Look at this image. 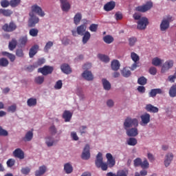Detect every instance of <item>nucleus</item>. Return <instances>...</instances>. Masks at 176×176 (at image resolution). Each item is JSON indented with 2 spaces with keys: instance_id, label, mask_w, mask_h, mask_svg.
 Listing matches in <instances>:
<instances>
[{
  "instance_id": "obj_1",
  "label": "nucleus",
  "mask_w": 176,
  "mask_h": 176,
  "mask_svg": "<svg viewBox=\"0 0 176 176\" xmlns=\"http://www.w3.org/2000/svg\"><path fill=\"white\" fill-rule=\"evenodd\" d=\"M106 158L107 159V164L103 162L102 153H98L96 160H95V164L97 168H101L102 171H107L108 167L112 168V167L116 164V162L113 156H112V154L109 153H107Z\"/></svg>"
},
{
  "instance_id": "obj_2",
  "label": "nucleus",
  "mask_w": 176,
  "mask_h": 176,
  "mask_svg": "<svg viewBox=\"0 0 176 176\" xmlns=\"http://www.w3.org/2000/svg\"><path fill=\"white\" fill-rule=\"evenodd\" d=\"M130 127H138V120L137 118H126L124 122V130H128Z\"/></svg>"
},
{
  "instance_id": "obj_3",
  "label": "nucleus",
  "mask_w": 176,
  "mask_h": 176,
  "mask_svg": "<svg viewBox=\"0 0 176 176\" xmlns=\"http://www.w3.org/2000/svg\"><path fill=\"white\" fill-rule=\"evenodd\" d=\"M152 8H153V3L152 1H147L144 5L136 7L135 10L141 13H145V12L151 10Z\"/></svg>"
},
{
  "instance_id": "obj_4",
  "label": "nucleus",
  "mask_w": 176,
  "mask_h": 176,
  "mask_svg": "<svg viewBox=\"0 0 176 176\" xmlns=\"http://www.w3.org/2000/svg\"><path fill=\"white\" fill-rule=\"evenodd\" d=\"M17 29V25L12 21L9 23H6L2 26L3 31L5 32H13V31H16Z\"/></svg>"
},
{
  "instance_id": "obj_5",
  "label": "nucleus",
  "mask_w": 176,
  "mask_h": 176,
  "mask_svg": "<svg viewBox=\"0 0 176 176\" xmlns=\"http://www.w3.org/2000/svg\"><path fill=\"white\" fill-rule=\"evenodd\" d=\"M87 26H86V25H80V26L77 27L76 30H72L73 36H76V34H78V35H80V36H83V35H85V34L87 32Z\"/></svg>"
},
{
  "instance_id": "obj_6",
  "label": "nucleus",
  "mask_w": 176,
  "mask_h": 176,
  "mask_svg": "<svg viewBox=\"0 0 176 176\" xmlns=\"http://www.w3.org/2000/svg\"><path fill=\"white\" fill-rule=\"evenodd\" d=\"M54 68L52 66H47L45 65L43 67L38 68V72H40L42 74V75H44V76H46L47 75H50L54 71Z\"/></svg>"
},
{
  "instance_id": "obj_7",
  "label": "nucleus",
  "mask_w": 176,
  "mask_h": 176,
  "mask_svg": "<svg viewBox=\"0 0 176 176\" xmlns=\"http://www.w3.org/2000/svg\"><path fill=\"white\" fill-rule=\"evenodd\" d=\"M30 18L28 21V27L30 28L35 27L36 24L39 23V18L34 14V13H30Z\"/></svg>"
},
{
  "instance_id": "obj_8",
  "label": "nucleus",
  "mask_w": 176,
  "mask_h": 176,
  "mask_svg": "<svg viewBox=\"0 0 176 176\" xmlns=\"http://www.w3.org/2000/svg\"><path fill=\"white\" fill-rule=\"evenodd\" d=\"M148 24H149V21H148V18L145 16L142 17L141 19L138 21V30H145Z\"/></svg>"
},
{
  "instance_id": "obj_9",
  "label": "nucleus",
  "mask_w": 176,
  "mask_h": 176,
  "mask_svg": "<svg viewBox=\"0 0 176 176\" xmlns=\"http://www.w3.org/2000/svg\"><path fill=\"white\" fill-rule=\"evenodd\" d=\"M81 157L83 160H89L90 159V146L89 144L85 145Z\"/></svg>"
},
{
  "instance_id": "obj_10",
  "label": "nucleus",
  "mask_w": 176,
  "mask_h": 176,
  "mask_svg": "<svg viewBox=\"0 0 176 176\" xmlns=\"http://www.w3.org/2000/svg\"><path fill=\"white\" fill-rule=\"evenodd\" d=\"M174 65V61L173 60H166L162 67V72L164 73L166 71H168L170 68H173Z\"/></svg>"
},
{
  "instance_id": "obj_11",
  "label": "nucleus",
  "mask_w": 176,
  "mask_h": 176,
  "mask_svg": "<svg viewBox=\"0 0 176 176\" xmlns=\"http://www.w3.org/2000/svg\"><path fill=\"white\" fill-rule=\"evenodd\" d=\"M142 123L141 126H146L151 122V114L146 113L140 116Z\"/></svg>"
},
{
  "instance_id": "obj_12",
  "label": "nucleus",
  "mask_w": 176,
  "mask_h": 176,
  "mask_svg": "<svg viewBox=\"0 0 176 176\" xmlns=\"http://www.w3.org/2000/svg\"><path fill=\"white\" fill-rule=\"evenodd\" d=\"M60 2L63 12H69L71 9V4H69L68 0H60Z\"/></svg>"
},
{
  "instance_id": "obj_13",
  "label": "nucleus",
  "mask_w": 176,
  "mask_h": 176,
  "mask_svg": "<svg viewBox=\"0 0 176 176\" xmlns=\"http://www.w3.org/2000/svg\"><path fill=\"white\" fill-rule=\"evenodd\" d=\"M173 17H169L167 19L163 20L160 24V30L161 31H166V30L168 29V27H170V21H171V19Z\"/></svg>"
},
{
  "instance_id": "obj_14",
  "label": "nucleus",
  "mask_w": 176,
  "mask_h": 176,
  "mask_svg": "<svg viewBox=\"0 0 176 176\" xmlns=\"http://www.w3.org/2000/svg\"><path fill=\"white\" fill-rule=\"evenodd\" d=\"M82 78L85 79V80H88L89 82L94 80V76L93 75V73H91L89 70H85L82 74Z\"/></svg>"
},
{
  "instance_id": "obj_15",
  "label": "nucleus",
  "mask_w": 176,
  "mask_h": 176,
  "mask_svg": "<svg viewBox=\"0 0 176 176\" xmlns=\"http://www.w3.org/2000/svg\"><path fill=\"white\" fill-rule=\"evenodd\" d=\"M115 6H116V3L113 1H111L104 6V10H105V12H111V10L115 9Z\"/></svg>"
},
{
  "instance_id": "obj_16",
  "label": "nucleus",
  "mask_w": 176,
  "mask_h": 176,
  "mask_svg": "<svg viewBox=\"0 0 176 176\" xmlns=\"http://www.w3.org/2000/svg\"><path fill=\"white\" fill-rule=\"evenodd\" d=\"M174 159V155L173 153H169L166 155L164 160V166L165 167H168L171 164L173 160Z\"/></svg>"
},
{
  "instance_id": "obj_17",
  "label": "nucleus",
  "mask_w": 176,
  "mask_h": 176,
  "mask_svg": "<svg viewBox=\"0 0 176 176\" xmlns=\"http://www.w3.org/2000/svg\"><path fill=\"white\" fill-rule=\"evenodd\" d=\"M32 10L34 13H37V14L41 17H43L45 16V12L42 10V8L39 7L38 5L33 6L32 7Z\"/></svg>"
},
{
  "instance_id": "obj_18",
  "label": "nucleus",
  "mask_w": 176,
  "mask_h": 176,
  "mask_svg": "<svg viewBox=\"0 0 176 176\" xmlns=\"http://www.w3.org/2000/svg\"><path fill=\"white\" fill-rule=\"evenodd\" d=\"M60 69L62 72L66 74V75H69V74L72 73V69H71V67L67 63L61 65Z\"/></svg>"
},
{
  "instance_id": "obj_19",
  "label": "nucleus",
  "mask_w": 176,
  "mask_h": 176,
  "mask_svg": "<svg viewBox=\"0 0 176 176\" xmlns=\"http://www.w3.org/2000/svg\"><path fill=\"white\" fill-rule=\"evenodd\" d=\"M126 135H128V137H137V135H138V129L135 126V128L127 129Z\"/></svg>"
},
{
  "instance_id": "obj_20",
  "label": "nucleus",
  "mask_w": 176,
  "mask_h": 176,
  "mask_svg": "<svg viewBox=\"0 0 176 176\" xmlns=\"http://www.w3.org/2000/svg\"><path fill=\"white\" fill-rule=\"evenodd\" d=\"M13 155L14 157H18V159H24V151L21 148H16L14 151Z\"/></svg>"
},
{
  "instance_id": "obj_21",
  "label": "nucleus",
  "mask_w": 176,
  "mask_h": 176,
  "mask_svg": "<svg viewBox=\"0 0 176 176\" xmlns=\"http://www.w3.org/2000/svg\"><path fill=\"white\" fill-rule=\"evenodd\" d=\"M39 49V45H33L29 52V56L30 58H32L35 54L38 53V50Z\"/></svg>"
},
{
  "instance_id": "obj_22",
  "label": "nucleus",
  "mask_w": 176,
  "mask_h": 176,
  "mask_svg": "<svg viewBox=\"0 0 176 176\" xmlns=\"http://www.w3.org/2000/svg\"><path fill=\"white\" fill-rule=\"evenodd\" d=\"M145 109L147 112H151L153 113H157V112H159V108L152 105L151 104H146Z\"/></svg>"
},
{
  "instance_id": "obj_23",
  "label": "nucleus",
  "mask_w": 176,
  "mask_h": 176,
  "mask_svg": "<svg viewBox=\"0 0 176 176\" xmlns=\"http://www.w3.org/2000/svg\"><path fill=\"white\" fill-rule=\"evenodd\" d=\"M32 131H34L33 129L28 131L25 135V137L23 138V140L25 141V142H30L34 138V132Z\"/></svg>"
},
{
  "instance_id": "obj_24",
  "label": "nucleus",
  "mask_w": 176,
  "mask_h": 176,
  "mask_svg": "<svg viewBox=\"0 0 176 176\" xmlns=\"http://www.w3.org/2000/svg\"><path fill=\"white\" fill-rule=\"evenodd\" d=\"M46 170H47V168H46V166L43 165V166H40L38 168V170H36L35 171V176L43 175V174H45V173H46Z\"/></svg>"
},
{
  "instance_id": "obj_25",
  "label": "nucleus",
  "mask_w": 176,
  "mask_h": 176,
  "mask_svg": "<svg viewBox=\"0 0 176 176\" xmlns=\"http://www.w3.org/2000/svg\"><path fill=\"white\" fill-rule=\"evenodd\" d=\"M157 94H163V91L160 89H153L148 94L149 97L154 98Z\"/></svg>"
},
{
  "instance_id": "obj_26",
  "label": "nucleus",
  "mask_w": 176,
  "mask_h": 176,
  "mask_svg": "<svg viewBox=\"0 0 176 176\" xmlns=\"http://www.w3.org/2000/svg\"><path fill=\"white\" fill-rule=\"evenodd\" d=\"M111 67L113 71H118L120 68V63H119V60H113L111 62Z\"/></svg>"
},
{
  "instance_id": "obj_27",
  "label": "nucleus",
  "mask_w": 176,
  "mask_h": 176,
  "mask_svg": "<svg viewBox=\"0 0 176 176\" xmlns=\"http://www.w3.org/2000/svg\"><path fill=\"white\" fill-rule=\"evenodd\" d=\"M28 42V38L27 37V36H21L19 39V46H21V47L25 46Z\"/></svg>"
},
{
  "instance_id": "obj_28",
  "label": "nucleus",
  "mask_w": 176,
  "mask_h": 176,
  "mask_svg": "<svg viewBox=\"0 0 176 176\" xmlns=\"http://www.w3.org/2000/svg\"><path fill=\"white\" fill-rule=\"evenodd\" d=\"M17 47V40L16 38H12L11 41L9 42L8 49L13 52V50Z\"/></svg>"
},
{
  "instance_id": "obj_29",
  "label": "nucleus",
  "mask_w": 176,
  "mask_h": 176,
  "mask_svg": "<svg viewBox=\"0 0 176 176\" xmlns=\"http://www.w3.org/2000/svg\"><path fill=\"white\" fill-rule=\"evenodd\" d=\"M90 38H91V34L89 32L87 31L84 34L82 35V43L83 45H86L87 42H89Z\"/></svg>"
},
{
  "instance_id": "obj_30",
  "label": "nucleus",
  "mask_w": 176,
  "mask_h": 176,
  "mask_svg": "<svg viewBox=\"0 0 176 176\" xmlns=\"http://www.w3.org/2000/svg\"><path fill=\"white\" fill-rule=\"evenodd\" d=\"M63 118L65 119V122H69L72 118V113L69 111H65L63 114Z\"/></svg>"
},
{
  "instance_id": "obj_31",
  "label": "nucleus",
  "mask_w": 176,
  "mask_h": 176,
  "mask_svg": "<svg viewBox=\"0 0 176 176\" xmlns=\"http://www.w3.org/2000/svg\"><path fill=\"white\" fill-rule=\"evenodd\" d=\"M0 14H3V16H5L6 17H10V16H12V14H13V11L11 10H5L1 8Z\"/></svg>"
},
{
  "instance_id": "obj_32",
  "label": "nucleus",
  "mask_w": 176,
  "mask_h": 176,
  "mask_svg": "<svg viewBox=\"0 0 176 176\" xmlns=\"http://www.w3.org/2000/svg\"><path fill=\"white\" fill-rule=\"evenodd\" d=\"M1 54L2 56L8 57L10 60L11 63H13L14 60H16V56L13 54H10L8 52H2Z\"/></svg>"
},
{
  "instance_id": "obj_33",
  "label": "nucleus",
  "mask_w": 176,
  "mask_h": 176,
  "mask_svg": "<svg viewBox=\"0 0 176 176\" xmlns=\"http://www.w3.org/2000/svg\"><path fill=\"white\" fill-rule=\"evenodd\" d=\"M102 83L104 90H111V82H109L108 80H107L106 78L102 79Z\"/></svg>"
},
{
  "instance_id": "obj_34",
  "label": "nucleus",
  "mask_w": 176,
  "mask_h": 176,
  "mask_svg": "<svg viewBox=\"0 0 176 176\" xmlns=\"http://www.w3.org/2000/svg\"><path fill=\"white\" fill-rule=\"evenodd\" d=\"M64 170L65 171L66 174H71V173L74 171V168L71 164L67 163L64 165Z\"/></svg>"
},
{
  "instance_id": "obj_35",
  "label": "nucleus",
  "mask_w": 176,
  "mask_h": 176,
  "mask_svg": "<svg viewBox=\"0 0 176 176\" xmlns=\"http://www.w3.org/2000/svg\"><path fill=\"white\" fill-rule=\"evenodd\" d=\"M80 20H82V14L80 12H78L75 14L74 17V23L76 25H78L79 23H80Z\"/></svg>"
},
{
  "instance_id": "obj_36",
  "label": "nucleus",
  "mask_w": 176,
  "mask_h": 176,
  "mask_svg": "<svg viewBox=\"0 0 176 176\" xmlns=\"http://www.w3.org/2000/svg\"><path fill=\"white\" fill-rule=\"evenodd\" d=\"M98 57L100 61L103 63H109V56L104 54H99Z\"/></svg>"
},
{
  "instance_id": "obj_37",
  "label": "nucleus",
  "mask_w": 176,
  "mask_h": 176,
  "mask_svg": "<svg viewBox=\"0 0 176 176\" xmlns=\"http://www.w3.org/2000/svg\"><path fill=\"white\" fill-rule=\"evenodd\" d=\"M162 63H163V60H162V59L157 57H155L152 60V64L153 65H155V67H159V65H162Z\"/></svg>"
},
{
  "instance_id": "obj_38",
  "label": "nucleus",
  "mask_w": 176,
  "mask_h": 176,
  "mask_svg": "<svg viewBox=\"0 0 176 176\" xmlns=\"http://www.w3.org/2000/svg\"><path fill=\"white\" fill-rule=\"evenodd\" d=\"M28 107H35L36 105V98H30L27 100Z\"/></svg>"
},
{
  "instance_id": "obj_39",
  "label": "nucleus",
  "mask_w": 176,
  "mask_h": 176,
  "mask_svg": "<svg viewBox=\"0 0 176 176\" xmlns=\"http://www.w3.org/2000/svg\"><path fill=\"white\" fill-rule=\"evenodd\" d=\"M121 74L124 78H129L131 75V72L125 67L121 71Z\"/></svg>"
},
{
  "instance_id": "obj_40",
  "label": "nucleus",
  "mask_w": 176,
  "mask_h": 176,
  "mask_svg": "<svg viewBox=\"0 0 176 176\" xmlns=\"http://www.w3.org/2000/svg\"><path fill=\"white\" fill-rule=\"evenodd\" d=\"M103 41L105 42V43H107V45H109L113 42L114 39L112 36L111 35H107L104 37H103Z\"/></svg>"
},
{
  "instance_id": "obj_41",
  "label": "nucleus",
  "mask_w": 176,
  "mask_h": 176,
  "mask_svg": "<svg viewBox=\"0 0 176 176\" xmlns=\"http://www.w3.org/2000/svg\"><path fill=\"white\" fill-rule=\"evenodd\" d=\"M127 144L130 145V146H135V144H138L137 139H135V138H129L127 140Z\"/></svg>"
},
{
  "instance_id": "obj_42",
  "label": "nucleus",
  "mask_w": 176,
  "mask_h": 176,
  "mask_svg": "<svg viewBox=\"0 0 176 176\" xmlns=\"http://www.w3.org/2000/svg\"><path fill=\"white\" fill-rule=\"evenodd\" d=\"M170 97H176V84L173 85L169 89Z\"/></svg>"
},
{
  "instance_id": "obj_43",
  "label": "nucleus",
  "mask_w": 176,
  "mask_h": 176,
  "mask_svg": "<svg viewBox=\"0 0 176 176\" xmlns=\"http://www.w3.org/2000/svg\"><path fill=\"white\" fill-rule=\"evenodd\" d=\"M147 82L148 80L144 76H142L138 79V85H141V86H144V85H146Z\"/></svg>"
},
{
  "instance_id": "obj_44",
  "label": "nucleus",
  "mask_w": 176,
  "mask_h": 176,
  "mask_svg": "<svg viewBox=\"0 0 176 176\" xmlns=\"http://www.w3.org/2000/svg\"><path fill=\"white\" fill-rule=\"evenodd\" d=\"M140 167H142V168H143L144 170L149 168V162H148V160H146V158H145L144 161L142 162Z\"/></svg>"
},
{
  "instance_id": "obj_45",
  "label": "nucleus",
  "mask_w": 176,
  "mask_h": 176,
  "mask_svg": "<svg viewBox=\"0 0 176 176\" xmlns=\"http://www.w3.org/2000/svg\"><path fill=\"white\" fill-rule=\"evenodd\" d=\"M45 144L47 146H53L54 144V140H53V138L48 137L46 138Z\"/></svg>"
},
{
  "instance_id": "obj_46",
  "label": "nucleus",
  "mask_w": 176,
  "mask_h": 176,
  "mask_svg": "<svg viewBox=\"0 0 176 176\" xmlns=\"http://www.w3.org/2000/svg\"><path fill=\"white\" fill-rule=\"evenodd\" d=\"M53 46V42L52 41H48L45 47H44V52L45 53H48L49 50H50V49H52V47Z\"/></svg>"
},
{
  "instance_id": "obj_47",
  "label": "nucleus",
  "mask_w": 176,
  "mask_h": 176,
  "mask_svg": "<svg viewBox=\"0 0 176 176\" xmlns=\"http://www.w3.org/2000/svg\"><path fill=\"white\" fill-rule=\"evenodd\" d=\"M21 2V0H11L10 1V6L12 8H16L20 5V3Z\"/></svg>"
},
{
  "instance_id": "obj_48",
  "label": "nucleus",
  "mask_w": 176,
  "mask_h": 176,
  "mask_svg": "<svg viewBox=\"0 0 176 176\" xmlns=\"http://www.w3.org/2000/svg\"><path fill=\"white\" fill-rule=\"evenodd\" d=\"M9 65V60L5 58H0V67H6Z\"/></svg>"
},
{
  "instance_id": "obj_49",
  "label": "nucleus",
  "mask_w": 176,
  "mask_h": 176,
  "mask_svg": "<svg viewBox=\"0 0 176 176\" xmlns=\"http://www.w3.org/2000/svg\"><path fill=\"white\" fill-rule=\"evenodd\" d=\"M131 58L134 61V63H137V61H140V56L135 52H131Z\"/></svg>"
},
{
  "instance_id": "obj_50",
  "label": "nucleus",
  "mask_w": 176,
  "mask_h": 176,
  "mask_svg": "<svg viewBox=\"0 0 176 176\" xmlns=\"http://www.w3.org/2000/svg\"><path fill=\"white\" fill-rule=\"evenodd\" d=\"M39 32V30L36 28H32L30 29L29 34L30 36H38V34Z\"/></svg>"
},
{
  "instance_id": "obj_51",
  "label": "nucleus",
  "mask_w": 176,
  "mask_h": 176,
  "mask_svg": "<svg viewBox=\"0 0 176 176\" xmlns=\"http://www.w3.org/2000/svg\"><path fill=\"white\" fill-rule=\"evenodd\" d=\"M34 80L36 83H37V85H42V83L45 82V77L39 76L38 77H36Z\"/></svg>"
},
{
  "instance_id": "obj_52",
  "label": "nucleus",
  "mask_w": 176,
  "mask_h": 176,
  "mask_svg": "<svg viewBox=\"0 0 176 176\" xmlns=\"http://www.w3.org/2000/svg\"><path fill=\"white\" fill-rule=\"evenodd\" d=\"M133 163H134L135 167H141V164L142 163V160H141V158H140V157H138L134 160Z\"/></svg>"
},
{
  "instance_id": "obj_53",
  "label": "nucleus",
  "mask_w": 176,
  "mask_h": 176,
  "mask_svg": "<svg viewBox=\"0 0 176 176\" xmlns=\"http://www.w3.org/2000/svg\"><path fill=\"white\" fill-rule=\"evenodd\" d=\"M118 176H128L129 175V170L124 169L120 170L118 172Z\"/></svg>"
},
{
  "instance_id": "obj_54",
  "label": "nucleus",
  "mask_w": 176,
  "mask_h": 176,
  "mask_svg": "<svg viewBox=\"0 0 176 176\" xmlns=\"http://www.w3.org/2000/svg\"><path fill=\"white\" fill-rule=\"evenodd\" d=\"M16 56L17 57L23 58L24 57V52H23V49L19 48L16 50Z\"/></svg>"
},
{
  "instance_id": "obj_55",
  "label": "nucleus",
  "mask_w": 176,
  "mask_h": 176,
  "mask_svg": "<svg viewBox=\"0 0 176 176\" xmlns=\"http://www.w3.org/2000/svg\"><path fill=\"white\" fill-rule=\"evenodd\" d=\"M9 6H10V1L8 0H1V6L2 8H8Z\"/></svg>"
},
{
  "instance_id": "obj_56",
  "label": "nucleus",
  "mask_w": 176,
  "mask_h": 176,
  "mask_svg": "<svg viewBox=\"0 0 176 176\" xmlns=\"http://www.w3.org/2000/svg\"><path fill=\"white\" fill-rule=\"evenodd\" d=\"M0 135L2 137H8L9 135V133L8 131L3 129L2 126H0Z\"/></svg>"
},
{
  "instance_id": "obj_57",
  "label": "nucleus",
  "mask_w": 176,
  "mask_h": 176,
  "mask_svg": "<svg viewBox=\"0 0 176 176\" xmlns=\"http://www.w3.org/2000/svg\"><path fill=\"white\" fill-rule=\"evenodd\" d=\"M63 87V81L61 80H59L56 82V83L54 85V88L56 90H60Z\"/></svg>"
},
{
  "instance_id": "obj_58",
  "label": "nucleus",
  "mask_w": 176,
  "mask_h": 176,
  "mask_svg": "<svg viewBox=\"0 0 176 176\" xmlns=\"http://www.w3.org/2000/svg\"><path fill=\"white\" fill-rule=\"evenodd\" d=\"M16 163V160L14 159H9L8 161H7V166L8 167H13V166H14Z\"/></svg>"
},
{
  "instance_id": "obj_59",
  "label": "nucleus",
  "mask_w": 176,
  "mask_h": 176,
  "mask_svg": "<svg viewBox=\"0 0 176 176\" xmlns=\"http://www.w3.org/2000/svg\"><path fill=\"white\" fill-rule=\"evenodd\" d=\"M97 28H98V25L92 23L89 26V30L91 32H97Z\"/></svg>"
},
{
  "instance_id": "obj_60",
  "label": "nucleus",
  "mask_w": 176,
  "mask_h": 176,
  "mask_svg": "<svg viewBox=\"0 0 176 176\" xmlns=\"http://www.w3.org/2000/svg\"><path fill=\"white\" fill-rule=\"evenodd\" d=\"M129 46H134L135 45V42H137V38L131 37L129 38Z\"/></svg>"
},
{
  "instance_id": "obj_61",
  "label": "nucleus",
  "mask_w": 176,
  "mask_h": 176,
  "mask_svg": "<svg viewBox=\"0 0 176 176\" xmlns=\"http://www.w3.org/2000/svg\"><path fill=\"white\" fill-rule=\"evenodd\" d=\"M16 109H17V107L16 104L11 105L8 108V112H12V113L16 112Z\"/></svg>"
},
{
  "instance_id": "obj_62",
  "label": "nucleus",
  "mask_w": 176,
  "mask_h": 176,
  "mask_svg": "<svg viewBox=\"0 0 176 176\" xmlns=\"http://www.w3.org/2000/svg\"><path fill=\"white\" fill-rule=\"evenodd\" d=\"M148 72L151 74V75H156L157 73V69H156V67H150Z\"/></svg>"
},
{
  "instance_id": "obj_63",
  "label": "nucleus",
  "mask_w": 176,
  "mask_h": 176,
  "mask_svg": "<svg viewBox=\"0 0 176 176\" xmlns=\"http://www.w3.org/2000/svg\"><path fill=\"white\" fill-rule=\"evenodd\" d=\"M45 58H39L38 59L37 62L34 64L37 65V67H39L41 65H43V64H45Z\"/></svg>"
},
{
  "instance_id": "obj_64",
  "label": "nucleus",
  "mask_w": 176,
  "mask_h": 176,
  "mask_svg": "<svg viewBox=\"0 0 176 176\" xmlns=\"http://www.w3.org/2000/svg\"><path fill=\"white\" fill-rule=\"evenodd\" d=\"M30 171H31V170L30 169V168L26 167V168H23L21 169V173L22 174H25V175H27V174L30 173Z\"/></svg>"
}]
</instances>
